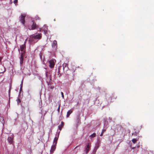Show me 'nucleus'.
<instances>
[{"instance_id": "f257e3e1", "label": "nucleus", "mask_w": 154, "mask_h": 154, "mask_svg": "<svg viewBox=\"0 0 154 154\" xmlns=\"http://www.w3.org/2000/svg\"><path fill=\"white\" fill-rule=\"evenodd\" d=\"M42 37V34L39 33L38 34H33L30 35L29 37V44L33 45L37 43Z\"/></svg>"}, {"instance_id": "f03ea898", "label": "nucleus", "mask_w": 154, "mask_h": 154, "mask_svg": "<svg viewBox=\"0 0 154 154\" xmlns=\"http://www.w3.org/2000/svg\"><path fill=\"white\" fill-rule=\"evenodd\" d=\"M60 133V132H59L56 133L55 137L54 139L53 144L51 146L50 150V152L51 153H53L56 149L57 141L58 139Z\"/></svg>"}, {"instance_id": "7ed1b4c3", "label": "nucleus", "mask_w": 154, "mask_h": 154, "mask_svg": "<svg viewBox=\"0 0 154 154\" xmlns=\"http://www.w3.org/2000/svg\"><path fill=\"white\" fill-rule=\"evenodd\" d=\"M100 142L99 141H97L95 144V146L94 147L93 150L92 152V154H95L97 150V149L100 146Z\"/></svg>"}, {"instance_id": "20e7f679", "label": "nucleus", "mask_w": 154, "mask_h": 154, "mask_svg": "<svg viewBox=\"0 0 154 154\" xmlns=\"http://www.w3.org/2000/svg\"><path fill=\"white\" fill-rule=\"evenodd\" d=\"M55 62L56 60L54 59H51L49 61V67L51 68H54L55 65Z\"/></svg>"}, {"instance_id": "39448f33", "label": "nucleus", "mask_w": 154, "mask_h": 154, "mask_svg": "<svg viewBox=\"0 0 154 154\" xmlns=\"http://www.w3.org/2000/svg\"><path fill=\"white\" fill-rule=\"evenodd\" d=\"M14 138V135L12 134L11 137H9L7 139L8 142L10 144H12L13 142V139Z\"/></svg>"}, {"instance_id": "423d86ee", "label": "nucleus", "mask_w": 154, "mask_h": 154, "mask_svg": "<svg viewBox=\"0 0 154 154\" xmlns=\"http://www.w3.org/2000/svg\"><path fill=\"white\" fill-rule=\"evenodd\" d=\"M27 38L25 41L24 42V44L21 45L20 46V50L22 52V53H23L24 54V50L26 48V42Z\"/></svg>"}, {"instance_id": "0eeeda50", "label": "nucleus", "mask_w": 154, "mask_h": 154, "mask_svg": "<svg viewBox=\"0 0 154 154\" xmlns=\"http://www.w3.org/2000/svg\"><path fill=\"white\" fill-rule=\"evenodd\" d=\"M25 16L26 15L25 14H23L21 15V17L20 21L23 25H24L25 23Z\"/></svg>"}, {"instance_id": "6e6552de", "label": "nucleus", "mask_w": 154, "mask_h": 154, "mask_svg": "<svg viewBox=\"0 0 154 154\" xmlns=\"http://www.w3.org/2000/svg\"><path fill=\"white\" fill-rule=\"evenodd\" d=\"M91 145L89 143H88L85 147V152L86 153H87L90 150Z\"/></svg>"}, {"instance_id": "1a4fd4ad", "label": "nucleus", "mask_w": 154, "mask_h": 154, "mask_svg": "<svg viewBox=\"0 0 154 154\" xmlns=\"http://www.w3.org/2000/svg\"><path fill=\"white\" fill-rule=\"evenodd\" d=\"M41 29H42V30L43 31L45 34L46 35L48 29L47 26L45 25H44L42 28V29H40V31L41 30Z\"/></svg>"}, {"instance_id": "9d476101", "label": "nucleus", "mask_w": 154, "mask_h": 154, "mask_svg": "<svg viewBox=\"0 0 154 154\" xmlns=\"http://www.w3.org/2000/svg\"><path fill=\"white\" fill-rule=\"evenodd\" d=\"M23 53H21L20 57V64L21 66H22L23 64Z\"/></svg>"}, {"instance_id": "9b49d317", "label": "nucleus", "mask_w": 154, "mask_h": 154, "mask_svg": "<svg viewBox=\"0 0 154 154\" xmlns=\"http://www.w3.org/2000/svg\"><path fill=\"white\" fill-rule=\"evenodd\" d=\"M57 42L56 40H54L52 44V46L53 48L56 49L57 47Z\"/></svg>"}, {"instance_id": "f8f14e48", "label": "nucleus", "mask_w": 154, "mask_h": 154, "mask_svg": "<svg viewBox=\"0 0 154 154\" xmlns=\"http://www.w3.org/2000/svg\"><path fill=\"white\" fill-rule=\"evenodd\" d=\"M104 125L103 128L102 129V133H104V132H105L106 130V128H107L106 127V128L105 127V126L106 123V120H105V119H104Z\"/></svg>"}, {"instance_id": "ddd939ff", "label": "nucleus", "mask_w": 154, "mask_h": 154, "mask_svg": "<svg viewBox=\"0 0 154 154\" xmlns=\"http://www.w3.org/2000/svg\"><path fill=\"white\" fill-rule=\"evenodd\" d=\"M37 26L36 24L33 21V23L31 26V29L33 30L36 29Z\"/></svg>"}, {"instance_id": "4468645a", "label": "nucleus", "mask_w": 154, "mask_h": 154, "mask_svg": "<svg viewBox=\"0 0 154 154\" xmlns=\"http://www.w3.org/2000/svg\"><path fill=\"white\" fill-rule=\"evenodd\" d=\"M72 109H70L69 110H68L67 113L66 115V117L68 118L69 116H70V115L71 114V113L72 112Z\"/></svg>"}, {"instance_id": "2eb2a0df", "label": "nucleus", "mask_w": 154, "mask_h": 154, "mask_svg": "<svg viewBox=\"0 0 154 154\" xmlns=\"http://www.w3.org/2000/svg\"><path fill=\"white\" fill-rule=\"evenodd\" d=\"M64 125V123L63 122H61V124L59 125L58 126L59 129L60 131H61L62 128L63 127Z\"/></svg>"}, {"instance_id": "dca6fc26", "label": "nucleus", "mask_w": 154, "mask_h": 154, "mask_svg": "<svg viewBox=\"0 0 154 154\" xmlns=\"http://www.w3.org/2000/svg\"><path fill=\"white\" fill-rule=\"evenodd\" d=\"M23 81V79H22V80L21 81V84L20 85V92H21L22 90Z\"/></svg>"}, {"instance_id": "f3484780", "label": "nucleus", "mask_w": 154, "mask_h": 154, "mask_svg": "<svg viewBox=\"0 0 154 154\" xmlns=\"http://www.w3.org/2000/svg\"><path fill=\"white\" fill-rule=\"evenodd\" d=\"M96 136V134L95 133H93V134L90 135V137L91 139L92 138L95 137Z\"/></svg>"}, {"instance_id": "a211bd4d", "label": "nucleus", "mask_w": 154, "mask_h": 154, "mask_svg": "<svg viewBox=\"0 0 154 154\" xmlns=\"http://www.w3.org/2000/svg\"><path fill=\"white\" fill-rule=\"evenodd\" d=\"M137 140L136 139L134 138L132 140V142L133 143H135Z\"/></svg>"}, {"instance_id": "6ab92c4d", "label": "nucleus", "mask_w": 154, "mask_h": 154, "mask_svg": "<svg viewBox=\"0 0 154 154\" xmlns=\"http://www.w3.org/2000/svg\"><path fill=\"white\" fill-rule=\"evenodd\" d=\"M49 88L51 89H53L54 88V86H51V85L48 86Z\"/></svg>"}, {"instance_id": "aec40b11", "label": "nucleus", "mask_w": 154, "mask_h": 154, "mask_svg": "<svg viewBox=\"0 0 154 154\" xmlns=\"http://www.w3.org/2000/svg\"><path fill=\"white\" fill-rule=\"evenodd\" d=\"M60 104L59 103V106H58V108L57 109V111L58 112V113L60 112Z\"/></svg>"}, {"instance_id": "412c9836", "label": "nucleus", "mask_w": 154, "mask_h": 154, "mask_svg": "<svg viewBox=\"0 0 154 154\" xmlns=\"http://www.w3.org/2000/svg\"><path fill=\"white\" fill-rule=\"evenodd\" d=\"M17 101L18 104H19L20 103L21 101L20 99L18 98L17 100Z\"/></svg>"}, {"instance_id": "4be33fe9", "label": "nucleus", "mask_w": 154, "mask_h": 154, "mask_svg": "<svg viewBox=\"0 0 154 154\" xmlns=\"http://www.w3.org/2000/svg\"><path fill=\"white\" fill-rule=\"evenodd\" d=\"M67 64L66 63H64L63 65V69L64 70L65 68L67 66Z\"/></svg>"}, {"instance_id": "5701e85b", "label": "nucleus", "mask_w": 154, "mask_h": 154, "mask_svg": "<svg viewBox=\"0 0 154 154\" xmlns=\"http://www.w3.org/2000/svg\"><path fill=\"white\" fill-rule=\"evenodd\" d=\"M39 56H40V59H41V60H42V53L41 52H40L39 54Z\"/></svg>"}, {"instance_id": "b1692460", "label": "nucleus", "mask_w": 154, "mask_h": 154, "mask_svg": "<svg viewBox=\"0 0 154 154\" xmlns=\"http://www.w3.org/2000/svg\"><path fill=\"white\" fill-rule=\"evenodd\" d=\"M47 82V85L48 86L51 85L50 82Z\"/></svg>"}, {"instance_id": "393cba45", "label": "nucleus", "mask_w": 154, "mask_h": 154, "mask_svg": "<svg viewBox=\"0 0 154 154\" xmlns=\"http://www.w3.org/2000/svg\"><path fill=\"white\" fill-rule=\"evenodd\" d=\"M14 4H16L17 2V0H15L14 2Z\"/></svg>"}, {"instance_id": "a878e982", "label": "nucleus", "mask_w": 154, "mask_h": 154, "mask_svg": "<svg viewBox=\"0 0 154 154\" xmlns=\"http://www.w3.org/2000/svg\"><path fill=\"white\" fill-rule=\"evenodd\" d=\"M61 95H62V97L63 98H64V96L63 94V92H61Z\"/></svg>"}, {"instance_id": "bb28decb", "label": "nucleus", "mask_w": 154, "mask_h": 154, "mask_svg": "<svg viewBox=\"0 0 154 154\" xmlns=\"http://www.w3.org/2000/svg\"><path fill=\"white\" fill-rule=\"evenodd\" d=\"M109 122H111L112 121V118H111L110 117H109Z\"/></svg>"}, {"instance_id": "cd10ccee", "label": "nucleus", "mask_w": 154, "mask_h": 154, "mask_svg": "<svg viewBox=\"0 0 154 154\" xmlns=\"http://www.w3.org/2000/svg\"><path fill=\"white\" fill-rule=\"evenodd\" d=\"M103 133H102V132L101 134L100 135V136H102L103 135Z\"/></svg>"}, {"instance_id": "c85d7f7f", "label": "nucleus", "mask_w": 154, "mask_h": 154, "mask_svg": "<svg viewBox=\"0 0 154 154\" xmlns=\"http://www.w3.org/2000/svg\"><path fill=\"white\" fill-rule=\"evenodd\" d=\"M77 120H78V121H79V117H78L77 118Z\"/></svg>"}, {"instance_id": "c756f323", "label": "nucleus", "mask_w": 154, "mask_h": 154, "mask_svg": "<svg viewBox=\"0 0 154 154\" xmlns=\"http://www.w3.org/2000/svg\"><path fill=\"white\" fill-rule=\"evenodd\" d=\"M5 71V70L4 71H3V72H0V73H3V72H4Z\"/></svg>"}, {"instance_id": "7c9ffc66", "label": "nucleus", "mask_w": 154, "mask_h": 154, "mask_svg": "<svg viewBox=\"0 0 154 154\" xmlns=\"http://www.w3.org/2000/svg\"><path fill=\"white\" fill-rule=\"evenodd\" d=\"M10 91H11V90H10V89L9 90V91H8L9 94L10 93Z\"/></svg>"}, {"instance_id": "2f4dec72", "label": "nucleus", "mask_w": 154, "mask_h": 154, "mask_svg": "<svg viewBox=\"0 0 154 154\" xmlns=\"http://www.w3.org/2000/svg\"><path fill=\"white\" fill-rule=\"evenodd\" d=\"M2 59L0 57V62H1V61Z\"/></svg>"}, {"instance_id": "473e14b6", "label": "nucleus", "mask_w": 154, "mask_h": 154, "mask_svg": "<svg viewBox=\"0 0 154 154\" xmlns=\"http://www.w3.org/2000/svg\"><path fill=\"white\" fill-rule=\"evenodd\" d=\"M49 78H50V81H51V77H50Z\"/></svg>"}, {"instance_id": "72a5a7b5", "label": "nucleus", "mask_w": 154, "mask_h": 154, "mask_svg": "<svg viewBox=\"0 0 154 154\" xmlns=\"http://www.w3.org/2000/svg\"><path fill=\"white\" fill-rule=\"evenodd\" d=\"M15 41L17 42V38H16L15 40Z\"/></svg>"}, {"instance_id": "f704fd0d", "label": "nucleus", "mask_w": 154, "mask_h": 154, "mask_svg": "<svg viewBox=\"0 0 154 154\" xmlns=\"http://www.w3.org/2000/svg\"><path fill=\"white\" fill-rule=\"evenodd\" d=\"M46 77H47V73H46Z\"/></svg>"}, {"instance_id": "c9c22d12", "label": "nucleus", "mask_w": 154, "mask_h": 154, "mask_svg": "<svg viewBox=\"0 0 154 154\" xmlns=\"http://www.w3.org/2000/svg\"><path fill=\"white\" fill-rule=\"evenodd\" d=\"M18 50H19V51L20 52V50H19V49H18Z\"/></svg>"}]
</instances>
